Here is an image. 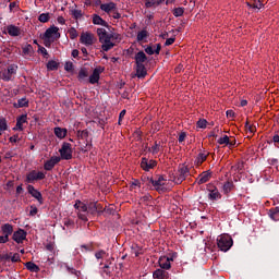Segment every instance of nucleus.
<instances>
[{"label": "nucleus", "instance_id": "f257e3e1", "mask_svg": "<svg viewBox=\"0 0 279 279\" xmlns=\"http://www.w3.org/2000/svg\"><path fill=\"white\" fill-rule=\"evenodd\" d=\"M97 36L101 44L102 51H110L117 47V43H120L121 35L118 33H108L106 28H97Z\"/></svg>", "mask_w": 279, "mask_h": 279}, {"label": "nucleus", "instance_id": "f03ea898", "mask_svg": "<svg viewBox=\"0 0 279 279\" xmlns=\"http://www.w3.org/2000/svg\"><path fill=\"white\" fill-rule=\"evenodd\" d=\"M217 245L221 252H228V250L233 245L232 236L228 233L219 235L217 239Z\"/></svg>", "mask_w": 279, "mask_h": 279}, {"label": "nucleus", "instance_id": "7ed1b4c3", "mask_svg": "<svg viewBox=\"0 0 279 279\" xmlns=\"http://www.w3.org/2000/svg\"><path fill=\"white\" fill-rule=\"evenodd\" d=\"M74 208L78 210L77 216L78 218L82 219V221H88V206H86V204H84L81 201H77L74 205Z\"/></svg>", "mask_w": 279, "mask_h": 279}, {"label": "nucleus", "instance_id": "20e7f679", "mask_svg": "<svg viewBox=\"0 0 279 279\" xmlns=\"http://www.w3.org/2000/svg\"><path fill=\"white\" fill-rule=\"evenodd\" d=\"M59 153L62 160H71L73 158V149L69 143H63Z\"/></svg>", "mask_w": 279, "mask_h": 279}, {"label": "nucleus", "instance_id": "39448f33", "mask_svg": "<svg viewBox=\"0 0 279 279\" xmlns=\"http://www.w3.org/2000/svg\"><path fill=\"white\" fill-rule=\"evenodd\" d=\"M82 45H86L87 47L90 45H95V35L93 33H82L80 38Z\"/></svg>", "mask_w": 279, "mask_h": 279}, {"label": "nucleus", "instance_id": "423d86ee", "mask_svg": "<svg viewBox=\"0 0 279 279\" xmlns=\"http://www.w3.org/2000/svg\"><path fill=\"white\" fill-rule=\"evenodd\" d=\"M12 75H16V65L11 64L8 66L7 71L2 72V80H4V82H10V80H12Z\"/></svg>", "mask_w": 279, "mask_h": 279}, {"label": "nucleus", "instance_id": "0eeeda50", "mask_svg": "<svg viewBox=\"0 0 279 279\" xmlns=\"http://www.w3.org/2000/svg\"><path fill=\"white\" fill-rule=\"evenodd\" d=\"M186 175H189V168L186 166H182L179 171L177 178H174L177 184H182L184 180H186Z\"/></svg>", "mask_w": 279, "mask_h": 279}, {"label": "nucleus", "instance_id": "6e6552de", "mask_svg": "<svg viewBox=\"0 0 279 279\" xmlns=\"http://www.w3.org/2000/svg\"><path fill=\"white\" fill-rule=\"evenodd\" d=\"M36 180H45V173L33 170L26 175V182L28 183L36 182Z\"/></svg>", "mask_w": 279, "mask_h": 279}, {"label": "nucleus", "instance_id": "1a4fd4ad", "mask_svg": "<svg viewBox=\"0 0 279 279\" xmlns=\"http://www.w3.org/2000/svg\"><path fill=\"white\" fill-rule=\"evenodd\" d=\"M102 210L104 207H101L100 204L89 203L87 206V217H89V215H96V213H101Z\"/></svg>", "mask_w": 279, "mask_h": 279}, {"label": "nucleus", "instance_id": "9d476101", "mask_svg": "<svg viewBox=\"0 0 279 279\" xmlns=\"http://www.w3.org/2000/svg\"><path fill=\"white\" fill-rule=\"evenodd\" d=\"M27 191L29 195H32V197L37 199L39 204H44L43 194L38 190L34 189V185H28Z\"/></svg>", "mask_w": 279, "mask_h": 279}, {"label": "nucleus", "instance_id": "9b49d317", "mask_svg": "<svg viewBox=\"0 0 279 279\" xmlns=\"http://www.w3.org/2000/svg\"><path fill=\"white\" fill-rule=\"evenodd\" d=\"M207 191H209V199H221V193H219V190L214 184H208Z\"/></svg>", "mask_w": 279, "mask_h": 279}, {"label": "nucleus", "instance_id": "f8f14e48", "mask_svg": "<svg viewBox=\"0 0 279 279\" xmlns=\"http://www.w3.org/2000/svg\"><path fill=\"white\" fill-rule=\"evenodd\" d=\"M25 239H27V232L23 229H19L13 233V241H15V243H23Z\"/></svg>", "mask_w": 279, "mask_h": 279}, {"label": "nucleus", "instance_id": "ddd939ff", "mask_svg": "<svg viewBox=\"0 0 279 279\" xmlns=\"http://www.w3.org/2000/svg\"><path fill=\"white\" fill-rule=\"evenodd\" d=\"M58 32H60V28H58L57 26H51L46 29L44 34V38H53V36H57V38H60V33Z\"/></svg>", "mask_w": 279, "mask_h": 279}, {"label": "nucleus", "instance_id": "4468645a", "mask_svg": "<svg viewBox=\"0 0 279 279\" xmlns=\"http://www.w3.org/2000/svg\"><path fill=\"white\" fill-rule=\"evenodd\" d=\"M60 162V157H51L49 160H47L44 165V169L46 171H51L56 165Z\"/></svg>", "mask_w": 279, "mask_h": 279}, {"label": "nucleus", "instance_id": "2eb2a0df", "mask_svg": "<svg viewBox=\"0 0 279 279\" xmlns=\"http://www.w3.org/2000/svg\"><path fill=\"white\" fill-rule=\"evenodd\" d=\"M156 160H148L147 158H142L141 167L144 171H149V169H154L156 167Z\"/></svg>", "mask_w": 279, "mask_h": 279}, {"label": "nucleus", "instance_id": "dca6fc26", "mask_svg": "<svg viewBox=\"0 0 279 279\" xmlns=\"http://www.w3.org/2000/svg\"><path fill=\"white\" fill-rule=\"evenodd\" d=\"M102 71V68H96L93 71V74L89 76V84H97V82H99V75H101Z\"/></svg>", "mask_w": 279, "mask_h": 279}, {"label": "nucleus", "instance_id": "f3484780", "mask_svg": "<svg viewBox=\"0 0 279 279\" xmlns=\"http://www.w3.org/2000/svg\"><path fill=\"white\" fill-rule=\"evenodd\" d=\"M210 178H213V172L210 171L202 172L197 179V184H206V182H208Z\"/></svg>", "mask_w": 279, "mask_h": 279}, {"label": "nucleus", "instance_id": "a211bd4d", "mask_svg": "<svg viewBox=\"0 0 279 279\" xmlns=\"http://www.w3.org/2000/svg\"><path fill=\"white\" fill-rule=\"evenodd\" d=\"M3 236H7V241H10V234L14 232V227L10 223H5L1 227Z\"/></svg>", "mask_w": 279, "mask_h": 279}, {"label": "nucleus", "instance_id": "6ab92c4d", "mask_svg": "<svg viewBox=\"0 0 279 279\" xmlns=\"http://www.w3.org/2000/svg\"><path fill=\"white\" fill-rule=\"evenodd\" d=\"M100 10L110 14V12H114V10H117V4L114 2L104 3L100 5Z\"/></svg>", "mask_w": 279, "mask_h": 279}, {"label": "nucleus", "instance_id": "aec40b11", "mask_svg": "<svg viewBox=\"0 0 279 279\" xmlns=\"http://www.w3.org/2000/svg\"><path fill=\"white\" fill-rule=\"evenodd\" d=\"M159 267H161V269H171V259L167 256L160 257Z\"/></svg>", "mask_w": 279, "mask_h": 279}, {"label": "nucleus", "instance_id": "412c9836", "mask_svg": "<svg viewBox=\"0 0 279 279\" xmlns=\"http://www.w3.org/2000/svg\"><path fill=\"white\" fill-rule=\"evenodd\" d=\"M153 278L155 279H169V274L163 269H157L153 274Z\"/></svg>", "mask_w": 279, "mask_h": 279}, {"label": "nucleus", "instance_id": "4be33fe9", "mask_svg": "<svg viewBox=\"0 0 279 279\" xmlns=\"http://www.w3.org/2000/svg\"><path fill=\"white\" fill-rule=\"evenodd\" d=\"M9 36H21V28L19 26L9 25L7 26Z\"/></svg>", "mask_w": 279, "mask_h": 279}, {"label": "nucleus", "instance_id": "5701e85b", "mask_svg": "<svg viewBox=\"0 0 279 279\" xmlns=\"http://www.w3.org/2000/svg\"><path fill=\"white\" fill-rule=\"evenodd\" d=\"M147 75V69L145 64H136V74L135 77H145Z\"/></svg>", "mask_w": 279, "mask_h": 279}, {"label": "nucleus", "instance_id": "b1692460", "mask_svg": "<svg viewBox=\"0 0 279 279\" xmlns=\"http://www.w3.org/2000/svg\"><path fill=\"white\" fill-rule=\"evenodd\" d=\"M144 62H147V54L143 51L137 52L135 54V64H143Z\"/></svg>", "mask_w": 279, "mask_h": 279}, {"label": "nucleus", "instance_id": "393cba45", "mask_svg": "<svg viewBox=\"0 0 279 279\" xmlns=\"http://www.w3.org/2000/svg\"><path fill=\"white\" fill-rule=\"evenodd\" d=\"M23 51V56H25L26 58H32V56H34V47H32V45H26L22 48Z\"/></svg>", "mask_w": 279, "mask_h": 279}, {"label": "nucleus", "instance_id": "a878e982", "mask_svg": "<svg viewBox=\"0 0 279 279\" xmlns=\"http://www.w3.org/2000/svg\"><path fill=\"white\" fill-rule=\"evenodd\" d=\"M148 151H151L153 155L160 154V151H162L160 142L156 141L154 145L148 149Z\"/></svg>", "mask_w": 279, "mask_h": 279}, {"label": "nucleus", "instance_id": "bb28decb", "mask_svg": "<svg viewBox=\"0 0 279 279\" xmlns=\"http://www.w3.org/2000/svg\"><path fill=\"white\" fill-rule=\"evenodd\" d=\"M93 23H94V25H102V27H108V22H106L99 15H94Z\"/></svg>", "mask_w": 279, "mask_h": 279}, {"label": "nucleus", "instance_id": "cd10ccee", "mask_svg": "<svg viewBox=\"0 0 279 279\" xmlns=\"http://www.w3.org/2000/svg\"><path fill=\"white\" fill-rule=\"evenodd\" d=\"M23 123H27V116L23 114L16 120V128L20 132H23Z\"/></svg>", "mask_w": 279, "mask_h": 279}, {"label": "nucleus", "instance_id": "c85d7f7f", "mask_svg": "<svg viewBox=\"0 0 279 279\" xmlns=\"http://www.w3.org/2000/svg\"><path fill=\"white\" fill-rule=\"evenodd\" d=\"M246 5L254 10H260V8H263V2H260V0H253V2H246Z\"/></svg>", "mask_w": 279, "mask_h": 279}, {"label": "nucleus", "instance_id": "c756f323", "mask_svg": "<svg viewBox=\"0 0 279 279\" xmlns=\"http://www.w3.org/2000/svg\"><path fill=\"white\" fill-rule=\"evenodd\" d=\"M54 134L58 138H64L66 136V129L54 128Z\"/></svg>", "mask_w": 279, "mask_h": 279}, {"label": "nucleus", "instance_id": "7c9ffc66", "mask_svg": "<svg viewBox=\"0 0 279 279\" xmlns=\"http://www.w3.org/2000/svg\"><path fill=\"white\" fill-rule=\"evenodd\" d=\"M223 193H226V195H228V193H230V191H232L234 189V182L232 181H227L223 184Z\"/></svg>", "mask_w": 279, "mask_h": 279}, {"label": "nucleus", "instance_id": "2f4dec72", "mask_svg": "<svg viewBox=\"0 0 279 279\" xmlns=\"http://www.w3.org/2000/svg\"><path fill=\"white\" fill-rule=\"evenodd\" d=\"M29 106V100L27 98H21L17 104L14 105L15 108H27Z\"/></svg>", "mask_w": 279, "mask_h": 279}, {"label": "nucleus", "instance_id": "473e14b6", "mask_svg": "<svg viewBox=\"0 0 279 279\" xmlns=\"http://www.w3.org/2000/svg\"><path fill=\"white\" fill-rule=\"evenodd\" d=\"M160 3H162V0H146L145 5L146 8H157Z\"/></svg>", "mask_w": 279, "mask_h": 279}, {"label": "nucleus", "instance_id": "72a5a7b5", "mask_svg": "<svg viewBox=\"0 0 279 279\" xmlns=\"http://www.w3.org/2000/svg\"><path fill=\"white\" fill-rule=\"evenodd\" d=\"M145 38H149V32L143 29L142 32H140L137 34V43H143V40H145Z\"/></svg>", "mask_w": 279, "mask_h": 279}, {"label": "nucleus", "instance_id": "f704fd0d", "mask_svg": "<svg viewBox=\"0 0 279 279\" xmlns=\"http://www.w3.org/2000/svg\"><path fill=\"white\" fill-rule=\"evenodd\" d=\"M25 267H26V269H28V271H35V272L40 271V268L32 262L26 263Z\"/></svg>", "mask_w": 279, "mask_h": 279}, {"label": "nucleus", "instance_id": "c9c22d12", "mask_svg": "<svg viewBox=\"0 0 279 279\" xmlns=\"http://www.w3.org/2000/svg\"><path fill=\"white\" fill-rule=\"evenodd\" d=\"M269 217L274 219V221H279V208L276 207L269 210Z\"/></svg>", "mask_w": 279, "mask_h": 279}, {"label": "nucleus", "instance_id": "e433bc0d", "mask_svg": "<svg viewBox=\"0 0 279 279\" xmlns=\"http://www.w3.org/2000/svg\"><path fill=\"white\" fill-rule=\"evenodd\" d=\"M88 76V71L86 69H81L78 72V82H84V80H86V77Z\"/></svg>", "mask_w": 279, "mask_h": 279}, {"label": "nucleus", "instance_id": "4c0bfd02", "mask_svg": "<svg viewBox=\"0 0 279 279\" xmlns=\"http://www.w3.org/2000/svg\"><path fill=\"white\" fill-rule=\"evenodd\" d=\"M58 66H59V64L56 61H49L47 63L48 71H58Z\"/></svg>", "mask_w": 279, "mask_h": 279}, {"label": "nucleus", "instance_id": "58836bf2", "mask_svg": "<svg viewBox=\"0 0 279 279\" xmlns=\"http://www.w3.org/2000/svg\"><path fill=\"white\" fill-rule=\"evenodd\" d=\"M151 184L153 186H165V178L159 177L156 181L151 180Z\"/></svg>", "mask_w": 279, "mask_h": 279}, {"label": "nucleus", "instance_id": "ea45409f", "mask_svg": "<svg viewBox=\"0 0 279 279\" xmlns=\"http://www.w3.org/2000/svg\"><path fill=\"white\" fill-rule=\"evenodd\" d=\"M49 19H50L49 13H43L39 15L38 21L40 23H49Z\"/></svg>", "mask_w": 279, "mask_h": 279}, {"label": "nucleus", "instance_id": "a19ab883", "mask_svg": "<svg viewBox=\"0 0 279 279\" xmlns=\"http://www.w3.org/2000/svg\"><path fill=\"white\" fill-rule=\"evenodd\" d=\"M68 34H69L71 40H75V38H77V36H78L77 35V29H75L74 27L70 28L68 31Z\"/></svg>", "mask_w": 279, "mask_h": 279}, {"label": "nucleus", "instance_id": "79ce46f5", "mask_svg": "<svg viewBox=\"0 0 279 279\" xmlns=\"http://www.w3.org/2000/svg\"><path fill=\"white\" fill-rule=\"evenodd\" d=\"M8 130V121L5 118L0 119V132H5Z\"/></svg>", "mask_w": 279, "mask_h": 279}, {"label": "nucleus", "instance_id": "37998d69", "mask_svg": "<svg viewBox=\"0 0 279 279\" xmlns=\"http://www.w3.org/2000/svg\"><path fill=\"white\" fill-rule=\"evenodd\" d=\"M245 128L246 132H250V134H254V132H256V126L250 124V121H246Z\"/></svg>", "mask_w": 279, "mask_h": 279}, {"label": "nucleus", "instance_id": "c03bdc74", "mask_svg": "<svg viewBox=\"0 0 279 279\" xmlns=\"http://www.w3.org/2000/svg\"><path fill=\"white\" fill-rule=\"evenodd\" d=\"M228 143H230V137L228 135H225L218 140L219 145H228Z\"/></svg>", "mask_w": 279, "mask_h": 279}, {"label": "nucleus", "instance_id": "a18cd8bd", "mask_svg": "<svg viewBox=\"0 0 279 279\" xmlns=\"http://www.w3.org/2000/svg\"><path fill=\"white\" fill-rule=\"evenodd\" d=\"M77 136H78V138H82L83 141L88 138V130L78 131Z\"/></svg>", "mask_w": 279, "mask_h": 279}, {"label": "nucleus", "instance_id": "49530a36", "mask_svg": "<svg viewBox=\"0 0 279 279\" xmlns=\"http://www.w3.org/2000/svg\"><path fill=\"white\" fill-rule=\"evenodd\" d=\"M244 163L243 161H239L235 166H232L234 171H243Z\"/></svg>", "mask_w": 279, "mask_h": 279}, {"label": "nucleus", "instance_id": "de8ad7c7", "mask_svg": "<svg viewBox=\"0 0 279 279\" xmlns=\"http://www.w3.org/2000/svg\"><path fill=\"white\" fill-rule=\"evenodd\" d=\"M184 14V9L183 8H177L173 10V15L174 16H182Z\"/></svg>", "mask_w": 279, "mask_h": 279}, {"label": "nucleus", "instance_id": "09e8293b", "mask_svg": "<svg viewBox=\"0 0 279 279\" xmlns=\"http://www.w3.org/2000/svg\"><path fill=\"white\" fill-rule=\"evenodd\" d=\"M207 123H208V121H206V120H198L197 121V123H196V125H197V128H201V129H206V125H207Z\"/></svg>", "mask_w": 279, "mask_h": 279}, {"label": "nucleus", "instance_id": "8fccbe9b", "mask_svg": "<svg viewBox=\"0 0 279 279\" xmlns=\"http://www.w3.org/2000/svg\"><path fill=\"white\" fill-rule=\"evenodd\" d=\"M72 16H74V19H82V10H72Z\"/></svg>", "mask_w": 279, "mask_h": 279}, {"label": "nucleus", "instance_id": "3c124183", "mask_svg": "<svg viewBox=\"0 0 279 279\" xmlns=\"http://www.w3.org/2000/svg\"><path fill=\"white\" fill-rule=\"evenodd\" d=\"M11 260L12 263H21V255H19V253L13 254V256H11Z\"/></svg>", "mask_w": 279, "mask_h": 279}, {"label": "nucleus", "instance_id": "603ef678", "mask_svg": "<svg viewBox=\"0 0 279 279\" xmlns=\"http://www.w3.org/2000/svg\"><path fill=\"white\" fill-rule=\"evenodd\" d=\"M136 186H137V189H141V182H138V181L132 182V184L130 185V190L135 191Z\"/></svg>", "mask_w": 279, "mask_h": 279}, {"label": "nucleus", "instance_id": "864d4df0", "mask_svg": "<svg viewBox=\"0 0 279 279\" xmlns=\"http://www.w3.org/2000/svg\"><path fill=\"white\" fill-rule=\"evenodd\" d=\"M206 155L204 154H199L198 158H197V165H202L203 162H206Z\"/></svg>", "mask_w": 279, "mask_h": 279}, {"label": "nucleus", "instance_id": "5fc2aeb1", "mask_svg": "<svg viewBox=\"0 0 279 279\" xmlns=\"http://www.w3.org/2000/svg\"><path fill=\"white\" fill-rule=\"evenodd\" d=\"M38 51L39 53H43L44 58H49V52H47L45 47H39Z\"/></svg>", "mask_w": 279, "mask_h": 279}, {"label": "nucleus", "instance_id": "6e6d98bb", "mask_svg": "<svg viewBox=\"0 0 279 279\" xmlns=\"http://www.w3.org/2000/svg\"><path fill=\"white\" fill-rule=\"evenodd\" d=\"M145 52L148 53V56H154V53H156V50H154V47L148 46V47L145 49Z\"/></svg>", "mask_w": 279, "mask_h": 279}, {"label": "nucleus", "instance_id": "4d7b16f0", "mask_svg": "<svg viewBox=\"0 0 279 279\" xmlns=\"http://www.w3.org/2000/svg\"><path fill=\"white\" fill-rule=\"evenodd\" d=\"M12 258V253L0 255V260H10Z\"/></svg>", "mask_w": 279, "mask_h": 279}, {"label": "nucleus", "instance_id": "13d9d810", "mask_svg": "<svg viewBox=\"0 0 279 279\" xmlns=\"http://www.w3.org/2000/svg\"><path fill=\"white\" fill-rule=\"evenodd\" d=\"M174 43H175V38L171 37L166 40L165 45L166 47H169V45H173Z\"/></svg>", "mask_w": 279, "mask_h": 279}, {"label": "nucleus", "instance_id": "bf43d9fd", "mask_svg": "<svg viewBox=\"0 0 279 279\" xmlns=\"http://www.w3.org/2000/svg\"><path fill=\"white\" fill-rule=\"evenodd\" d=\"M64 69L65 71H73V62H66Z\"/></svg>", "mask_w": 279, "mask_h": 279}, {"label": "nucleus", "instance_id": "052dcab7", "mask_svg": "<svg viewBox=\"0 0 279 279\" xmlns=\"http://www.w3.org/2000/svg\"><path fill=\"white\" fill-rule=\"evenodd\" d=\"M31 208H32V209H31V211H29V215H31L32 217H34L35 215H38V208H37V207L32 206Z\"/></svg>", "mask_w": 279, "mask_h": 279}, {"label": "nucleus", "instance_id": "680f3d73", "mask_svg": "<svg viewBox=\"0 0 279 279\" xmlns=\"http://www.w3.org/2000/svg\"><path fill=\"white\" fill-rule=\"evenodd\" d=\"M95 256H96V258H104L105 256H106V253H105V251H99V252H97L96 254H95Z\"/></svg>", "mask_w": 279, "mask_h": 279}, {"label": "nucleus", "instance_id": "e2e57ef3", "mask_svg": "<svg viewBox=\"0 0 279 279\" xmlns=\"http://www.w3.org/2000/svg\"><path fill=\"white\" fill-rule=\"evenodd\" d=\"M9 141H10V143H19V141H21V140L19 138V135H13L9 138Z\"/></svg>", "mask_w": 279, "mask_h": 279}, {"label": "nucleus", "instance_id": "0e129e2a", "mask_svg": "<svg viewBox=\"0 0 279 279\" xmlns=\"http://www.w3.org/2000/svg\"><path fill=\"white\" fill-rule=\"evenodd\" d=\"M43 39H44L45 47H51V40H49L50 38L43 37Z\"/></svg>", "mask_w": 279, "mask_h": 279}, {"label": "nucleus", "instance_id": "69168bd1", "mask_svg": "<svg viewBox=\"0 0 279 279\" xmlns=\"http://www.w3.org/2000/svg\"><path fill=\"white\" fill-rule=\"evenodd\" d=\"M186 138V133L182 132L180 135H179V143H184V140Z\"/></svg>", "mask_w": 279, "mask_h": 279}, {"label": "nucleus", "instance_id": "338daca9", "mask_svg": "<svg viewBox=\"0 0 279 279\" xmlns=\"http://www.w3.org/2000/svg\"><path fill=\"white\" fill-rule=\"evenodd\" d=\"M234 114H235V113H234L233 110H228V111H227V118H228V119H233Z\"/></svg>", "mask_w": 279, "mask_h": 279}, {"label": "nucleus", "instance_id": "774afa93", "mask_svg": "<svg viewBox=\"0 0 279 279\" xmlns=\"http://www.w3.org/2000/svg\"><path fill=\"white\" fill-rule=\"evenodd\" d=\"M112 17L113 19H121V13L117 12V9L112 11Z\"/></svg>", "mask_w": 279, "mask_h": 279}]
</instances>
